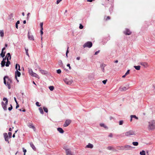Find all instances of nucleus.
Segmentation results:
<instances>
[{
	"label": "nucleus",
	"mask_w": 155,
	"mask_h": 155,
	"mask_svg": "<svg viewBox=\"0 0 155 155\" xmlns=\"http://www.w3.org/2000/svg\"><path fill=\"white\" fill-rule=\"evenodd\" d=\"M12 82V80L9 78L7 76H5L4 78V84L8 86V89L11 88L10 84Z\"/></svg>",
	"instance_id": "obj_1"
},
{
	"label": "nucleus",
	"mask_w": 155,
	"mask_h": 155,
	"mask_svg": "<svg viewBox=\"0 0 155 155\" xmlns=\"http://www.w3.org/2000/svg\"><path fill=\"white\" fill-rule=\"evenodd\" d=\"M149 130H153L155 129V121L153 120L148 122V126Z\"/></svg>",
	"instance_id": "obj_2"
},
{
	"label": "nucleus",
	"mask_w": 155,
	"mask_h": 155,
	"mask_svg": "<svg viewBox=\"0 0 155 155\" xmlns=\"http://www.w3.org/2000/svg\"><path fill=\"white\" fill-rule=\"evenodd\" d=\"M3 100L4 101H5V103L4 104V103L2 102V107L4 109V110H7V105L8 104V100L6 98V97H4L3 98Z\"/></svg>",
	"instance_id": "obj_3"
},
{
	"label": "nucleus",
	"mask_w": 155,
	"mask_h": 155,
	"mask_svg": "<svg viewBox=\"0 0 155 155\" xmlns=\"http://www.w3.org/2000/svg\"><path fill=\"white\" fill-rule=\"evenodd\" d=\"M120 150H130L132 148V147L129 145H125L124 146H122L120 147Z\"/></svg>",
	"instance_id": "obj_4"
},
{
	"label": "nucleus",
	"mask_w": 155,
	"mask_h": 155,
	"mask_svg": "<svg viewBox=\"0 0 155 155\" xmlns=\"http://www.w3.org/2000/svg\"><path fill=\"white\" fill-rule=\"evenodd\" d=\"M125 136L127 137L135 135V133L133 130H130L125 133Z\"/></svg>",
	"instance_id": "obj_5"
},
{
	"label": "nucleus",
	"mask_w": 155,
	"mask_h": 155,
	"mask_svg": "<svg viewBox=\"0 0 155 155\" xmlns=\"http://www.w3.org/2000/svg\"><path fill=\"white\" fill-rule=\"evenodd\" d=\"M92 44L91 42L88 41L84 45L83 47L84 48L86 47L90 48L92 46Z\"/></svg>",
	"instance_id": "obj_6"
},
{
	"label": "nucleus",
	"mask_w": 155,
	"mask_h": 155,
	"mask_svg": "<svg viewBox=\"0 0 155 155\" xmlns=\"http://www.w3.org/2000/svg\"><path fill=\"white\" fill-rule=\"evenodd\" d=\"M64 81L65 83L68 84L70 85L73 82V81L72 80H69L67 78H65L64 80Z\"/></svg>",
	"instance_id": "obj_7"
},
{
	"label": "nucleus",
	"mask_w": 155,
	"mask_h": 155,
	"mask_svg": "<svg viewBox=\"0 0 155 155\" xmlns=\"http://www.w3.org/2000/svg\"><path fill=\"white\" fill-rule=\"evenodd\" d=\"M71 121L70 120H66L64 124V127H66L68 126L71 123Z\"/></svg>",
	"instance_id": "obj_8"
},
{
	"label": "nucleus",
	"mask_w": 155,
	"mask_h": 155,
	"mask_svg": "<svg viewBox=\"0 0 155 155\" xmlns=\"http://www.w3.org/2000/svg\"><path fill=\"white\" fill-rule=\"evenodd\" d=\"M124 33L126 35H130L131 34V32L130 31L129 29H126L125 31H124Z\"/></svg>",
	"instance_id": "obj_9"
},
{
	"label": "nucleus",
	"mask_w": 155,
	"mask_h": 155,
	"mask_svg": "<svg viewBox=\"0 0 155 155\" xmlns=\"http://www.w3.org/2000/svg\"><path fill=\"white\" fill-rule=\"evenodd\" d=\"M139 64L145 68L148 67L149 66L148 63L146 62H140Z\"/></svg>",
	"instance_id": "obj_10"
},
{
	"label": "nucleus",
	"mask_w": 155,
	"mask_h": 155,
	"mask_svg": "<svg viewBox=\"0 0 155 155\" xmlns=\"http://www.w3.org/2000/svg\"><path fill=\"white\" fill-rule=\"evenodd\" d=\"M129 88L128 86L124 87H120L119 88V90L121 91H125L128 89Z\"/></svg>",
	"instance_id": "obj_11"
},
{
	"label": "nucleus",
	"mask_w": 155,
	"mask_h": 155,
	"mask_svg": "<svg viewBox=\"0 0 155 155\" xmlns=\"http://www.w3.org/2000/svg\"><path fill=\"white\" fill-rule=\"evenodd\" d=\"M28 39L31 40H34V37L33 36L31 35V33H30L29 32H28Z\"/></svg>",
	"instance_id": "obj_12"
},
{
	"label": "nucleus",
	"mask_w": 155,
	"mask_h": 155,
	"mask_svg": "<svg viewBox=\"0 0 155 155\" xmlns=\"http://www.w3.org/2000/svg\"><path fill=\"white\" fill-rule=\"evenodd\" d=\"M66 153L67 155H72V153L69 149H66Z\"/></svg>",
	"instance_id": "obj_13"
},
{
	"label": "nucleus",
	"mask_w": 155,
	"mask_h": 155,
	"mask_svg": "<svg viewBox=\"0 0 155 155\" xmlns=\"http://www.w3.org/2000/svg\"><path fill=\"white\" fill-rule=\"evenodd\" d=\"M20 75V72L18 71V69H17L15 72V77H17V76L18 77H19Z\"/></svg>",
	"instance_id": "obj_14"
},
{
	"label": "nucleus",
	"mask_w": 155,
	"mask_h": 155,
	"mask_svg": "<svg viewBox=\"0 0 155 155\" xmlns=\"http://www.w3.org/2000/svg\"><path fill=\"white\" fill-rule=\"evenodd\" d=\"M57 130L59 133L61 134L64 133V131L62 128L60 127H58L57 128Z\"/></svg>",
	"instance_id": "obj_15"
},
{
	"label": "nucleus",
	"mask_w": 155,
	"mask_h": 155,
	"mask_svg": "<svg viewBox=\"0 0 155 155\" xmlns=\"http://www.w3.org/2000/svg\"><path fill=\"white\" fill-rule=\"evenodd\" d=\"M58 65L61 67H63V64L61 60H59L58 62Z\"/></svg>",
	"instance_id": "obj_16"
},
{
	"label": "nucleus",
	"mask_w": 155,
	"mask_h": 155,
	"mask_svg": "<svg viewBox=\"0 0 155 155\" xmlns=\"http://www.w3.org/2000/svg\"><path fill=\"white\" fill-rule=\"evenodd\" d=\"M87 148H92L93 147V144L89 143L87 145L86 147Z\"/></svg>",
	"instance_id": "obj_17"
},
{
	"label": "nucleus",
	"mask_w": 155,
	"mask_h": 155,
	"mask_svg": "<svg viewBox=\"0 0 155 155\" xmlns=\"http://www.w3.org/2000/svg\"><path fill=\"white\" fill-rule=\"evenodd\" d=\"M39 71L43 74H45L47 73V72L46 71H45L43 70H39Z\"/></svg>",
	"instance_id": "obj_18"
},
{
	"label": "nucleus",
	"mask_w": 155,
	"mask_h": 155,
	"mask_svg": "<svg viewBox=\"0 0 155 155\" xmlns=\"http://www.w3.org/2000/svg\"><path fill=\"white\" fill-rule=\"evenodd\" d=\"M31 147L32 148L33 150H36V148L34 145H33L32 143L31 142L30 143Z\"/></svg>",
	"instance_id": "obj_19"
},
{
	"label": "nucleus",
	"mask_w": 155,
	"mask_h": 155,
	"mask_svg": "<svg viewBox=\"0 0 155 155\" xmlns=\"http://www.w3.org/2000/svg\"><path fill=\"white\" fill-rule=\"evenodd\" d=\"M7 60V62H6V64H5V66L6 67H8L9 66V65L10 64V61H9V59H8V58H7L6 59Z\"/></svg>",
	"instance_id": "obj_20"
},
{
	"label": "nucleus",
	"mask_w": 155,
	"mask_h": 155,
	"mask_svg": "<svg viewBox=\"0 0 155 155\" xmlns=\"http://www.w3.org/2000/svg\"><path fill=\"white\" fill-rule=\"evenodd\" d=\"M100 126L101 127H103L104 128L106 129H107L108 127H107L103 123H101L100 124Z\"/></svg>",
	"instance_id": "obj_21"
},
{
	"label": "nucleus",
	"mask_w": 155,
	"mask_h": 155,
	"mask_svg": "<svg viewBox=\"0 0 155 155\" xmlns=\"http://www.w3.org/2000/svg\"><path fill=\"white\" fill-rule=\"evenodd\" d=\"M134 67L137 70H139L140 69V66L138 65V66H134Z\"/></svg>",
	"instance_id": "obj_22"
},
{
	"label": "nucleus",
	"mask_w": 155,
	"mask_h": 155,
	"mask_svg": "<svg viewBox=\"0 0 155 155\" xmlns=\"http://www.w3.org/2000/svg\"><path fill=\"white\" fill-rule=\"evenodd\" d=\"M6 57H7V58H8H8H9V60H10L11 59V56L10 55V54L9 53H8L7 54Z\"/></svg>",
	"instance_id": "obj_23"
},
{
	"label": "nucleus",
	"mask_w": 155,
	"mask_h": 155,
	"mask_svg": "<svg viewBox=\"0 0 155 155\" xmlns=\"http://www.w3.org/2000/svg\"><path fill=\"white\" fill-rule=\"evenodd\" d=\"M107 149L110 150H113L114 151L113 148L111 146H109L107 147Z\"/></svg>",
	"instance_id": "obj_24"
},
{
	"label": "nucleus",
	"mask_w": 155,
	"mask_h": 155,
	"mask_svg": "<svg viewBox=\"0 0 155 155\" xmlns=\"http://www.w3.org/2000/svg\"><path fill=\"white\" fill-rule=\"evenodd\" d=\"M140 153L141 155H146L145 152L144 150H142L141 151H140Z\"/></svg>",
	"instance_id": "obj_25"
},
{
	"label": "nucleus",
	"mask_w": 155,
	"mask_h": 155,
	"mask_svg": "<svg viewBox=\"0 0 155 155\" xmlns=\"http://www.w3.org/2000/svg\"><path fill=\"white\" fill-rule=\"evenodd\" d=\"M0 36L1 37H3L4 35V31L3 30H0Z\"/></svg>",
	"instance_id": "obj_26"
},
{
	"label": "nucleus",
	"mask_w": 155,
	"mask_h": 155,
	"mask_svg": "<svg viewBox=\"0 0 155 155\" xmlns=\"http://www.w3.org/2000/svg\"><path fill=\"white\" fill-rule=\"evenodd\" d=\"M49 88L51 91H53L54 89V87L52 86H50L49 87Z\"/></svg>",
	"instance_id": "obj_27"
},
{
	"label": "nucleus",
	"mask_w": 155,
	"mask_h": 155,
	"mask_svg": "<svg viewBox=\"0 0 155 155\" xmlns=\"http://www.w3.org/2000/svg\"><path fill=\"white\" fill-rule=\"evenodd\" d=\"M28 72L29 73V74L31 75L33 73L32 70L31 69H29Z\"/></svg>",
	"instance_id": "obj_28"
},
{
	"label": "nucleus",
	"mask_w": 155,
	"mask_h": 155,
	"mask_svg": "<svg viewBox=\"0 0 155 155\" xmlns=\"http://www.w3.org/2000/svg\"><path fill=\"white\" fill-rule=\"evenodd\" d=\"M5 52H1V53L0 54V55L1 57L2 58H3L5 56Z\"/></svg>",
	"instance_id": "obj_29"
},
{
	"label": "nucleus",
	"mask_w": 155,
	"mask_h": 155,
	"mask_svg": "<svg viewBox=\"0 0 155 155\" xmlns=\"http://www.w3.org/2000/svg\"><path fill=\"white\" fill-rule=\"evenodd\" d=\"M132 144L135 146H137L138 145V143L137 142H133L132 143Z\"/></svg>",
	"instance_id": "obj_30"
},
{
	"label": "nucleus",
	"mask_w": 155,
	"mask_h": 155,
	"mask_svg": "<svg viewBox=\"0 0 155 155\" xmlns=\"http://www.w3.org/2000/svg\"><path fill=\"white\" fill-rule=\"evenodd\" d=\"M39 112L41 113V114H43L44 113V112L43 111V110L42 109V107H39Z\"/></svg>",
	"instance_id": "obj_31"
},
{
	"label": "nucleus",
	"mask_w": 155,
	"mask_h": 155,
	"mask_svg": "<svg viewBox=\"0 0 155 155\" xmlns=\"http://www.w3.org/2000/svg\"><path fill=\"white\" fill-rule=\"evenodd\" d=\"M130 117H131V118H135L136 119H138V118L135 115H131L130 116Z\"/></svg>",
	"instance_id": "obj_32"
},
{
	"label": "nucleus",
	"mask_w": 155,
	"mask_h": 155,
	"mask_svg": "<svg viewBox=\"0 0 155 155\" xmlns=\"http://www.w3.org/2000/svg\"><path fill=\"white\" fill-rule=\"evenodd\" d=\"M40 34H41V41H42V35L43 34V31H40Z\"/></svg>",
	"instance_id": "obj_33"
},
{
	"label": "nucleus",
	"mask_w": 155,
	"mask_h": 155,
	"mask_svg": "<svg viewBox=\"0 0 155 155\" xmlns=\"http://www.w3.org/2000/svg\"><path fill=\"white\" fill-rule=\"evenodd\" d=\"M43 109L45 112L48 113V109L47 108L45 107H43Z\"/></svg>",
	"instance_id": "obj_34"
},
{
	"label": "nucleus",
	"mask_w": 155,
	"mask_h": 155,
	"mask_svg": "<svg viewBox=\"0 0 155 155\" xmlns=\"http://www.w3.org/2000/svg\"><path fill=\"white\" fill-rule=\"evenodd\" d=\"M28 126L30 128H32L34 129H34H35V127L33 125H32V124H30L28 125Z\"/></svg>",
	"instance_id": "obj_35"
},
{
	"label": "nucleus",
	"mask_w": 155,
	"mask_h": 155,
	"mask_svg": "<svg viewBox=\"0 0 155 155\" xmlns=\"http://www.w3.org/2000/svg\"><path fill=\"white\" fill-rule=\"evenodd\" d=\"M25 51H26V54L28 57L29 56V55L28 53V49H26L25 48Z\"/></svg>",
	"instance_id": "obj_36"
},
{
	"label": "nucleus",
	"mask_w": 155,
	"mask_h": 155,
	"mask_svg": "<svg viewBox=\"0 0 155 155\" xmlns=\"http://www.w3.org/2000/svg\"><path fill=\"white\" fill-rule=\"evenodd\" d=\"M31 76H33V77H37V76H38V75L37 74L33 72V74H32L31 75Z\"/></svg>",
	"instance_id": "obj_37"
},
{
	"label": "nucleus",
	"mask_w": 155,
	"mask_h": 155,
	"mask_svg": "<svg viewBox=\"0 0 155 155\" xmlns=\"http://www.w3.org/2000/svg\"><path fill=\"white\" fill-rule=\"evenodd\" d=\"M5 62H2V61L1 62V66L2 67H4L5 66Z\"/></svg>",
	"instance_id": "obj_38"
},
{
	"label": "nucleus",
	"mask_w": 155,
	"mask_h": 155,
	"mask_svg": "<svg viewBox=\"0 0 155 155\" xmlns=\"http://www.w3.org/2000/svg\"><path fill=\"white\" fill-rule=\"evenodd\" d=\"M4 138H7V137H8L7 134L6 133H5L4 134Z\"/></svg>",
	"instance_id": "obj_39"
},
{
	"label": "nucleus",
	"mask_w": 155,
	"mask_h": 155,
	"mask_svg": "<svg viewBox=\"0 0 155 155\" xmlns=\"http://www.w3.org/2000/svg\"><path fill=\"white\" fill-rule=\"evenodd\" d=\"M8 135L9 138H11L12 137V133L11 132H8Z\"/></svg>",
	"instance_id": "obj_40"
},
{
	"label": "nucleus",
	"mask_w": 155,
	"mask_h": 155,
	"mask_svg": "<svg viewBox=\"0 0 155 155\" xmlns=\"http://www.w3.org/2000/svg\"><path fill=\"white\" fill-rule=\"evenodd\" d=\"M5 140L8 143H9L8 141V137H7V138H5Z\"/></svg>",
	"instance_id": "obj_41"
},
{
	"label": "nucleus",
	"mask_w": 155,
	"mask_h": 155,
	"mask_svg": "<svg viewBox=\"0 0 155 155\" xmlns=\"http://www.w3.org/2000/svg\"><path fill=\"white\" fill-rule=\"evenodd\" d=\"M57 72L58 74H60L61 73V70L60 69H59L57 70Z\"/></svg>",
	"instance_id": "obj_42"
},
{
	"label": "nucleus",
	"mask_w": 155,
	"mask_h": 155,
	"mask_svg": "<svg viewBox=\"0 0 155 155\" xmlns=\"http://www.w3.org/2000/svg\"><path fill=\"white\" fill-rule=\"evenodd\" d=\"M123 120H120L119 121V124L120 125H122L123 124Z\"/></svg>",
	"instance_id": "obj_43"
},
{
	"label": "nucleus",
	"mask_w": 155,
	"mask_h": 155,
	"mask_svg": "<svg viewBox=\"0 0 155 155\" xmlns=\"http://www.w3.org/2000/svg\"><path fill=\"white\" fill-rule=\"evenodd\" d=\"M130 70H128L127 71V72L125 74V75H127V74H129V73H130Z\"/></svg>",
	"instance_id": "obj_44"
},
{
	"label": "nucleus",
	"mask_w": 155,
	"mask_h": 155,
	"mask_svg": "<svg viewBox=\"0 0 155 155\" xmlns=\"http://www.w3.org/2000/svg\"><path fill=\"white\" fill-rule=\"evenodd\" d=\"M79 28L80 29H82L83 28V26L81 24H80Z\"/></svg>",
	"instance_id": "obj_45"
},
{
	"label": "nucleus",
	"mask_w": 155,
	"mask_h": 155,
	"mask_svg": "<svg viewBox=\"0 0 155 155\" xmlns=\"http://www.w3.org/2000/svg\"><path fill=\"white\" fill-rule=\"evenodd\" d=\"M12 109V107L11 105V107H8V110L10 111Z\"/></svg>",
	"instance_id": "obj_46"
},
{
	"label": "nucleus",
	"mask_w": 155,
	"mask_h": 155,
	"mask_svg": "<svg viewBox=\"0 0 155 155\" xmlns=\"http://www.w3.org/2000/svg\"><path fill=\"white\" fill-rule=\"evenodd\" d=\"M67 66L69 67V68L70 70H71V66H70V64H68L67 65Z\"/></svg>",
	"instance_id": "obj_47"
},
{
	"label": "nucleus",
	"mask_w": 155,
	"mask_h": 155,
	"mask_svg": "<svg viewBox=\"0 0 155 155\" xmlns=\"http://www.w3.org/2000/svg\"><path fill=\"white\" fill-rule=\"evenodd\" d=\"M62 0H57L56 2V4H58Z\"/></svg>",
	"instance_id": "obj_48"
},
{
	"label": "nucleus",
	"mask_w": 155,
	"mask_h": 155,
	"mask_svg": "<svg viewBox=\"0 0 155 155\" xmlns=\"http://www.w3.org/2000/svg\"><path fill=\"white\" fill-rule=\"evenodd\" d=\"M23 151L24 152V155H25V153L26 152V149H25L24 148H23Z\"/></svg>",
	"instance_id": "obj_49"
},
{
	"label": "nucleus",
	"mask_w": 155,
	"mask_h": 155,
	"mask_svg": "<svg viewBox=\"0 0 155 155\" xmlns=\"http://www.w3.org/2000/svg\"><path fill=\"white\" fill-rule=\"evenodd\" d=\"M6 58H3V60L2 61V62L5 63V60H6Z\"/></svg>",
	"instance_id": "obj_50"
},
{
	"label": "nucleus",
	"mask_w": 155,
	"mask_h": 155,
	"mask_svg": "<svg viewBox=\"0 0 155 155\" xmlns=\"http://www.w3.org/2000/svg\"><path fill=\"white\" fill-rule=\"evenodd\" d=\"M43 22H42L40 23V27H43Z\"/></svg>",
	"instance_id": "obj_51"
},
{
	"label": "nucleus",
	"mask_w": 155,
	"mask_h": 155,
	"mask_svg": "<svg viewBox=\"0 0 155 155\" xmlns=\"http://www.w3.org/2000/svg\"><path fill=\"white\" fill-rule=\"evenodd\" d=\"M107 81V80H104L102 82L104 84H105L106 83Z\"/></svg>",
	"instance_id": "obj_52"
},
{
	"label": "nucleus",
	"mask_w": 155,
	"mask_h": 155,
	"mask_svg": "<svg viewBox=\"0 0 155 155\" xmlns=\"http://www.w3.org/2000/svg\"><path fill=\"white\" fill-rule=\"evenodd\" d=\"M99 51H97L96 52H95V54H95V55H97V54H98V53H99Z\"/></svg>",
	"instance_id": "obj_53"
},
{
	"label": "nucleus",
	"mask_w": 155,
	"mask_h": 155,
	"mask_svg": "<svg viewBox=\"0 0 155 155\" xmlns=\"http://www.w3.org/2000/svg\"><path fill=\"white\" fill-rule=\"evenodd\" d=\"M18 65H19V64H16L15 65V69H16V70H17V69H18Z\"/></svg>",
	"instance_id": "obj_54"
},
{
	"label": "nucleus",
	"mask_w": 155,
	"mask_h": 155,
	"mask_svg": "<svg viewBox=\"0 0 155 155\" xmlns=\"http://www.w3.org/2000/svg\"><path fill=\"white\" fill-rule=\"evenodd\" d=\"M14 100H15V102L16 103V104H18V102H17V101L16 100V98L15 97H14Z\"/></svg>",
	"instance_id": "obj_55"
},
{
	"label": "nucleus",
	"mask_w": 155,
	"mask_h": 155,
	"mask_svg": "<svg viewBox=\"0 0 155 155\" xmlns=\"http://www.w3.org/2000/svg\"><path fill=\"white\" fill-rule=\"evenodd\" d=\"M36 105L38 106L39 107V102H37L36 103Z\"/></svg>",
	"instance_id": "obj_56"
},
{
	"label": "nucleus",
	"mask_w": 155,
	"mask_h": 155,
	"mask_svg": "<svg viewBox=\"0 0 155 155\" xmlns=\"http://www.w3.org/2000/svg\"><path fill=\"white\" fill-rule=\"evenodd\" d=\"M19 23H20V21H17L16 24L17 25H18V24H19Z\"/></svg>",
	"instance_id": "obj_57"
},
{
	"label": "nucleus",
	"mask_w": 155,
	"mask_h": 155,
	"mask_svg": "<svg viewBox=\"0 0 155 155\" xmlns=\"http://www.w3.org/2000/svg\"><path fill=\"white\" fill-rule=\"evenodd\" d=\"M5 49V47H4L2 49V52H3L4 50Z\"/></svg>",
	"instance_id": "obj_58"
},
{
	"label": "nucleus",
	"mask_w": 155,
	"mask_h": 155,
	"mask_svg": "<svg viewBox=\"0 0 155 155\" xmlns=\"http://www.w3.org/2000/svg\"><path fill=\"white\" fill-rule=\"evenodd\" d=\"M112 136H113V135H112V134H110L109 135V137H112Z\"/></svg>",
	"instance_id": "obj_59"
},
{
	"label": "nucleus",
	"mask_w": 155,
	"mask_h": 155,
	"mask_svg": "<svg viewBox=\"0 0 155 155\" xmlns=\"http://www.w3.org/2000/svg\"><path fill=\"white\" fill-rule=\"evenodd\" d=\"M30 15V13H28L27 14V19H28V16Z\"/></svg>",
	"instance_id": "obj_60"
},
{
	"label": "nucleus",
	"mask_w": 155,
	"mask_h": 155,
	"mask_svg": "<svg viewBox=\"0 0 155 155\" xmlns=\"http://www.w3.org/2000/svg\"><path fill=\"white\" fill-rule=\"evenodd\" d=\"M110 17L109 16H107L106 18V20L110 19Z\"/></svg>",
	"instance_id": "obj_61"
},
{
	"label": "nucleus",
	"mask_w": 155,
	"mask_h": 155,
	"mask_svg": "<svg viewBox=\"0 0 155 155\" xmlns=\"http://www.w3.org/2000/svg\"><path fill=\"white\" fill-rule=\"evenodd\" d=\"M17 104V105L16 107V109H17L19 107V105H18V104Z\"/></svg>",
	"instance_id": "obj_62"
},
{
	"label": "nucleus",
	"mask_w": 155,
	"mask_h": 155,
	"mask_svg": "<svg viewBox=\"0 0 155 155\" xmlns=\"http://www.w3.org/2000/svg\"><path fill=\"white\" fill-rule=\"evenodd\" d=\"M80 59V57H78L76 58L77 60H79Z\"/></svg>",
	"instance_id": "obj_63"
},
{
	"label": "nucleus",
	"mask_w": 155,
	"mask_h": 155,
	"mask_svg": "<svg viewBox=\"0 0 155 155\" xmlns=\"http://www.w3.org/2000/svg\"><path fill=\"white\" fill-rule=\"evenodd\" d=\"M12 128H10L9 129V131H12Z\"/></svg>",
	"instance_id": "obj_64"
}]
</instances>
